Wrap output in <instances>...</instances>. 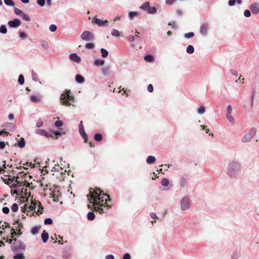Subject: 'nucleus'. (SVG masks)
<instances>
[{
	"label": "nucleus",
	"instance_id": "1",
	"mask_svg": "<svg viewBox=\"0 0 259 259\" xmlns=\"http://www.w3.org/2000/svg\"><path fill=\"white\" fill-rule=\"evenodd\" d=\"M88 200L92 205H88V208L96 211H98L100 214L106 212L111 207V200L110 196L99 188L94 189L91 188L89 194L87 195Z\"/></svg>",
	"mask_w": 259,
	"mask_h": 259
},
{
	"label": "nucleus",
	"instance_id": "2",
	"mask_svg": "<svg viewBox=\"0 0 259 259\" xmlns=\"http://www.w3.org/2000/svg\"><path fill=\"white\" fill-rule=\"evenodd\" d=\"M70 91L66 90L60 96V102L61 104L64 106H68L71 105L69 101L74 102V97L70 95Z\"/></svg>",
	"mask_w": 259,
	"mask_h": 259
},
{
	"label": "nucleus",
	"instance_id": "3",
	"mask_svg": "<svg viewBox=\"0 0 259 259\" xmlns=\"http://www.w3.org/2000/svg\"><path fill=\"white\" fill-rule=\"evenodd\" d=\"M32 205L29 206V208L31 210H34L35 211H37V214L38 213H42L44 209V207L41 205L40 202L38 201H36L35 200L32 201Z\"/></svg>",
	"mask_w": 259,
	"mask_h": 259
},
{
	"label": "nucleus",
	"instance_id": "4",
	"mask_svg": "<svg viewBox=\"0 0 259 259\" xmlns=\"http://www.w3.org/2000/svg\"><path fill=\"white\" fill-rule=\"evenodd\" d=\"M12 249L14 251L18 250H24L25 249V246L23 242L18 241L16 239H15L14 243L13 244Z\"/></svg>",
	"mask_w": 259,
	"mask_h": 259
},
{
	"label": "nucleus",
	"instance_id": "5",
	"mask_svg": "<svg viewBox=\"0 0 259 259\" xmlns=\"http://www.w3.org/2000/svg\"><path fill=\"white\" fill-rule=\"evenodd\" d=\"M256 129L251 128L246 134H245L242 138V141L243 142H248L256 134Z\"/></svg>",
	"mask_w": 259,
	"mask_h": 259
},
{
	"label": "nucleus",
	"instance_id": "6",
	"mask_svg": "<svg viewBox=\"0 0 259 259\" xmlns=\"http://www.w3.org/2000/svg\"><path fill=\"white\" fill-rule=\"evenodd\" d=\"M190 201L188 197H184L181 201V207L183 210L188 209L190 208Z\"/></svg>",
	"mask_w": 259,
	"mask_h": 259
},
{
	"label": "nucleus",
	"instance_id": "7",
	"mask_svg": "<svg viewBox=\"0 0 259 259\" xmlns=\"http://www.w3.org/2000/svg\"><path fill=\"white\" fill-rule=\"evenodd\" d=\"M80 37L82 39L86 41H91L94 39L93 34L89 31H84Z\"/></svg>",
	"mask_w": 259,
	"mask_h": 259
},
{
	"label": "nucleus",
	"instance_id": "8",
	"mask_svg": "<svg viewBox=\"0 0 259 259\" xmlns=\"http://www.w3.org/2000/svg\"><path fill=\"white\" fill-rule=\"evenodd\" d=\"M79 132L82 137L83 138L84 142L87 143L88 140V135L84 132L82 121H81L79 124Z\"/></svg>",
	"mask_w": 259,
	"mask_h": 259
},
{
	"label": "nucleus",
	"instance_id": "9",
	"mask_svg": "<svg viewBox=\"0 0 259 259\" xmlns=\"http://www.w3.org/2000/svg\"><path fill=\"white\" fill-rule=\"evenodd\" d=\"M8 24L10 27L17 28L21 25V21L18 19H15L9 21Z\"/></svg>",
	"mask_w": 259,
	"mask_h": 259
},
{
	"label": "nucleus",
	"instance_id": "10",
	"mask_svg": "<svg viewBox=\"0 0 259 259\" xmlns=\"http://www.w3.org/2000/svg\"><path fill=\"white\" fill-rule=\"evenodd\" d=\"M93 22L99 26H103L105 23L108 22V21L106 20H104L103 19H98L97 18V16H95L93 19Z\"/></svg>",
	"mask_w": 259,
	"mask_h": 259
},
{
	"label": "nucleus",
	"instance_id": "11",
	"mask_svg": "<svg viewBox=\"0 0 259 259\" xmlns=\"http://www.w3.org/2000/svg\"><path fill=\"white\" fill-rule=\"evenodd\" d=\"M251 12L254 14H257L259 13V4L253 3L249 7Z\"/></svg>",
	"mask_w": 259,
	"mask_h": 259
},
{
	"label": "nucleus",
	"instance_id": "12",
	"mask_svg": "<svg viewBox=\"0 0 259 259\" xmlns=\"http://www.w3.org/2000/svg\"><path fill=\"white\" fill-rule=\"evenodd\" d=\"M208 24L207 23L203 24L200 26V32L202 35H206L208 29Z\"/></svg>",
	"mask_w": 259,
	"mask_h": 259
},
{
	"label": "nucleus",
	"instance_id": "13",
	"mask_svg": "<svg viewBox=\"0 0 259 259\" xmlns=\"http://www.w3.org/2000/svg\"><path fill=\"white\" fill-rule=\"evenodd\" d=\"M14 225L15 226L16 229L18 231L19 235H21L22 234L21 230L23 228V225L19 222V220H17L15 222Z\"/></svg>",
	"mask_w": 259,
	"mask_h": 259
},
{
	"label": "nucleus",
	"instance_id": "14",
	"mask_svg": "<svg viewBox=\"0 0 259 259\" xmlns=\"http://www.w3.org/2000/svg\"><path fill=\"white\" fill-rule=\"evenodd\" d=\"M69 58L72 61H73L77 63H79L81 61L80 57L77 55L75 53H73L70 55Z\"/></svg>",
	"mask_w": 259,
	"mask_h": 259
},
{
	"label": "nucleus",
	"instance_id": "15",
	"mask_svg": "<svg viewBox=\"0 0 259 259\" xmlns=\"http://www.w3.org/2000/svg\"><path fill=\"white\" fill-rule=\"evenodd\" d=\"M7 228L10 229L12 228L8 223L5 222L2 226H0V235L4 234L5 232V229Z\"/></svg>",
	"mask_w": 259,
	"mask_h": 259
},
{
	"label": "nucleus",
	"instance_id": "16",
	"mask_svg": "<svg viewBox=\"0 0 259 259\" xmlns=\"http://www.w3.org/2000/svg\"><path fill=\"white\" fill-rule=\"evenodd\" d=\"M30 101L35 103H38L40 102L41 98L39 96L32 95L30 96Z\"/></svg>",
	"mask_w": 259,
	"mask_h": 259
},
{
	"label": "nucleus",
	"instance_id": "17",
	"mask_svg": "<svg viewBox=\"0 0 259 259\" xmlns=\"http://www.w3.org/2000/svg\"><path fill=\"white\" fill-rule=\"evenodd\" d=\"M41 238L44 243L47 242L49 239V234L46 231H44L41 234Z\"/></svg>",
	"mask_w": 259,
	"mask_h": 259
},
{
	"label": "nucleus",
	"instance_id": "18",
	"mask_svg": "<svg viewBox=\"0 0 259 259\" xmlns=\"http://www.w3.org/2000/svg\"><path fill=\"white\" fill-rule=\"evenodd\" d=\"M18 179H19V177L18 176L17 177H15V176H14L12 178V179L9 178L8 180L13 182L14 181V180H15V182L17 183L16 184H17V185H20V186H21L23 183V182L22 181H21L20 180H19Z\"/></svg>",
	"mask_w": 259,
	"mask_h": 259
},
{
	"label": "nucleus",
	"instance_id": "19",
	"mask_svg": "<svg viewBox=\"0 0 259 259\" xmlns=\"http://www.w3.org/2000/svg\"><path fill=\"white\" fill-rule=\"evenodd\" d=\"M76 81L79 83H83L84 81V78L80 74H77L75 76Z\"/></svg>",
	"mask_w": 259,
	"mask_h": 259
},
{
	"label": "nucleus",
	"instance_id": "20",
	"mask_svg": "<svg viewBox=\"0 0 259 259\" xmlns=\"http://www.w3.org/2000/svg\"><path fill=\"white\" fill-rule=\"evenodd\" d=\"M155 161L156 159L155 157L153 156H149L146 159V161L148 164H153Z\"/></svg>",
	"mask_w": 259,
	"mask_h": 259
},
{
	"label": "nucleus",
	"instance_id": "21",
	"mask_svg": "<svg viewBox=\"0 0 259 259\" xmlns=\"http://www.w3.org/2000/svg\"><path fill=\"white\" fill-rule=\"evenodd\" d=\"M144 60L149 62H152L154 61L153 57L151 55H147L144 57Z\"/></svg>",
	"mask_w": 259,
	"mask_h": 259
},
{
	"label": "nucleus",
	"instance_id": "22",
	"mask_svg": "<svg viewBox=\"0 0 259 259\" xmlns=\"http://www.w3.org/2000/svg\"><path fill=\"white\" fill-rule=\"evenodd\" d=\"M150 6V3L148 2L144 3L140 8V9L144 10V11H147V9H148L149 7Z\"/></svg>",
	"mask_w": 259,
	"mask_h": 259
},
{
	"label": "nucleus",
	"instance_id": "23",
	"mask_svg": "<svg viewBox=\"0 0 259 259\" xmlns=\"http://www.w3.org/2000/svg\"><path fill=\"white\" fill-rule=\"evenodd\" d=\"M35 133L38 135L47 136V132L42 129H37L35 131Z\"/></svg>",
	"mask_w": 259,
	"mask_h": 259
},
{
	"label": "nucleus",
	"instance_id": "24",
	"mask_svg": "<svg viewBox=\"0 0 259 259\" xmlns=\"http://www.w3.org/2000/svg\"><path fill=\"white\" fill-rule=\"evenodd\" d=\"M18 145L20 148H23L25 145V142L24 139L23 138H21L19 141H18Z\"/></svg>",
	"mask_w": 259,
	"mask_h": 259
},
{
	"label": "nucleus",
	"instance_id": "25",
	"mask_svg": "<svg viewBox=\"0 0 259 259\" xmlns=\"http://www.w3.org/2000/svg\"><path fill=\"white\" fill-rule=\"evenodd\" d=\"M105 63V61L102 59H97L94 62V64L96 66L103 65Z\"/></svg>",
	"mask_w": 259,
	"mask_h": 259
},
{
	"label": "nucleus",
	"instance_id": "26",
	"mask_svg": "<svg viewBox=\"0 0 259 259\" xmlns=\"http://www.w3.org/2000/svg\"><path fill=\"white\" fill-rule=\"evenodd\" d=\"M102 139L103 137L101 134H96L94 136V139L97 142L101 141L102 140Z\"/></svg>",
	"mask_w": 259,
	"mask_h": 259
},
{
	"label": "nucleus",
	"instance_id": "27",
	"mask_svg": "<svg viewBox=\"0 0 259 259\" xmlns=\"http://www.w3.org/2000/svg\"><path fill=\"white\" fill-rule=\"evenodd\" d=\"M147 11L149 14H154L156 12V9L154 7H151L150 6H149Z\"/></svg>",
	"mask_w": 259,
	"mask_h": 259
},
{
	"label": "nucleus",
	"instance_id": "28",
	"mask_svg": "<svg viewBox=\"0 0 259 259\" xmlns=\"http://www.w3.org/2000/svg\"><path fill=\"white\" fill-rule=\"evenodd\" d=\"M95 218V214L93 212H89L88 214V219L90 221H92Z\"/></svg>",
	"mask_w": 259,
	"mask_h": 259
},
{
	"label": "nucleus",
	"instance_id": "29",
	"mask_svg": "<svg viewBox=\"0 0 259 259\" xmlns=\"http://www.w3.org/2000/svg\"><path fill=\"white\" fill-rule=\"evenodd\" d=\"M186 51L188 54H192L194 51V47L192 45H189L187 48Z\"/></svg>",
	"mask_w": 259,
	"mask_h": 259
},
{
	"label": "nucleus",
	"instance_id": "30",
	"mask_svg": "<svg viewBox=\"0 0 259 259\" xmlns=\"http://www.w3.org/2000/svg\"><path fill=\"white\" fill-rule=\"evenodd\" d=\"M39 231V227H34L32 228L31 232L33 235L36 234Z\"/></svg>",
	"mask_w": 259,
	"mask_h": 259
},
{
	"label": "nucleus",
	"instance_id": "31",
	"mask_svg": "<svg viewBox=\"0 0 259 259\" xmlns=\"http://www.w3.org/2000/svg\"><path fill=\"white\" fill-rule=\"evenodd\" d=\"M100 52L102 54V57H103V58H106L107 57L108 55V51L104 49H101V50H100Z\"/></svg>",
	"mask_w": 259,
	"mask_h": 259
},
{
	"label": "nucleus",
	"instance_id": "32",
	"mask_svg": "<svg viewBox=\"0 0 259 259\" xmlns=\"http://www.w3.org/2000/svg\"><path fill=\"white\" fill-rule=\"evenodd\" d=\"M0 32L3 34H6L7 32V29L5 25H2L1 26Z\"/></svg>",
	"mask_w": 259,
	"mask_h": 259
},
{
	"label": "nucleus",
	"instance_id": "33",
	"mask_svg": "<svg viewBox=\"0 0 259 259\" xmlns=\"http://www.w3.org/2000/svg\"><path fill=\"white\" fill-rule=\"evenodd\" d=\"M161 183L163 186H167L169 185V181L166 178L162 179Z\"/></svg>",
	"mask_w": 259,
	"mask_h": 259
},
{
	"label": "nucleus",
	"instance_id": "34",
	"mask_svg": "<svg viewBox=\"0 0 259 259\" xmlns=\"http://www.w3.org/2000/svg\"><path fill=\"white\" fill-rule=\"evenodd\" d=\"M138 13L136 12H130L128 13V17L131 19H133L135 16H137Z\"/></svg>",
	"mask_w": 259,
	"mask_h": 259
},
{
	"label": "nucleus",
	"instance_id": "35",
	"mask_svg": "<svg viewBox=\"0 0 259 259\" xmlns=\"http://www.w3.org/2000/svg\"><path fill=\"white\" fill-rule=\"evenodd\" d=\"M18 82L21 85L24 84V77L23 75L20 74L19 76Z\"/></svg>",
	"mask_w": 259,
	"mask_h": 259
},
{
	"label": "nucleus",
	"instance_id": "36",
	"mask_svg": "<svg viewBox=\"0 0 259 259\" xmlns=\"http://www.w3.org/2000/svg\"><path fill=\"white\" fill-rule=\"evenodd\" d=\"M4 2L8 6H14L15 5V3L12 0H4Z\"/></svg>",
	"mask_w": 259,
	"mask_h": 259
},
{
	"label": "nucleus",
	"instance_id": "37",
	"mask_svg": "<svg viewBox=\"0 0 259 259\" xmlns=\"http://www.w3.org/2000/svg\"><path fill=\"white\" fill-rule=\"evenodd\" d=\"M111 34L114 36H119L120 35V32L116 29H113L111 31Z\"/></svg>",
	"mask_w": 259,
	"mask_h": 259
},
{
	"label": "nucleus",
	"instance_id": "38",
	"mask_svg": "<svg viewBox=\"0 0 259 259\" xmlns=\"http://www.w3.org/2000/svg\"><path fill=\"white\" fill-rule=\"evenodd\" d=\"M110 68L108 66L102 68V72L104 74L107 75L109 72Z\"/></svg>",
	"mask_w": 259,
	"mask_h": 259
},
{
	"label": "nucleus",
	"instance_id": "39",
	"mask_svg": "<svg viewBox=\"0 0 259 259\" xmlns=\"http://www.w3.org/2000/svg\"><path fill=\"white\" fill-rule=\"evenodd\" d=\"M14 259H24L25 257L22 253H18L14 255Z\"/></svg>",
	"mask_w": 259,
	"mask_h": 259
},
{
	"label": "nucleus",
	"instance_id": "40",
	"mask_svg": "<svg viewBox=\"0 0 259 259\" xmlns=\"http://www.w3.org/2000/svg\"><path fill=\"white\" fill-rule=\"evenodd\" d=\"M22 18L23 20L26 21H30V18L29 17V16L25 14V13H23L22 15Z\"/></svg>",
	"mask_w": 259,
	"mask_h": 259
},
{
	"label": "nucleus",
	"instance_id": "41",
	"mask_svg": "<svg viewBox=\"0 0 259 259\" xmlns=\"http://www.w3.org/2000/svg\"><path fill=\"white\" fill-rule=\"evenodd\" d=\"M44 223L45 225H51L53 223V220L51 218H47L45 220Z\"/></svg>",
	"mask_w": 259,
	"mask_h": 259
},
{
	"label": "nucleus",
	"instance_id": "42",
	"mask_svg": "<svg viewBox=\"0 0 259 259\" xmlns=\"http://www.w3.org/2000/svg\"><path fill=\"white\" fill-rule=\"evenodd\" d=\"M11 209L13 211L16 212L18 209V204L17 203H14L11 207Z\"/></svg>",
	"mask_w": 259,
	"mask_h": 259
},
{
	"label": "nucleus",
	"instance_id": "43",
	"mask_svg": "<svg viewBox=\"0 0 259 259\" xmlns=\"http://www.w3.org/2000/svg\"><path fill=\"white\" fill-rule=\"evenodd\" d=\"M95 47L93 43H87L85 44V48L88 49H92Z\"/></svg>",
	"mask_w": 259,
	"mask_h": 259
},
{
	"label": "nucleus",
	"instance_id": "44",
	"mask_svg": "<svg viewBox=\"0 0 259 259\" xmlns=\"http://www.w3.org/2000/svg\"><path fill=\"white\" fill-rule=\"evenodd\" d=\"M194 36V33L193 32H189V33H185V37L186 38H190L193 37Z\"/></svg>",
	"mask_w": 259,
	"mask_h": 259
},
{
	"label": "nucleus",
	"instance_id": "45",
	"mask_svg": "<svg viewBox=\"0 0 259 259\" xmlns=\"http://www.w3.org/2000/svg\"><path fill=\"white\" fill-rule=\"evenodd\" d=\"M49 29L52 32H55L57 30V26L54 24H52L50 26Z\"/></svg>",
	"mask_w": 259,
	"mask_h": 259
},
{
	"label": "nucleus",
	"instance_id": "46",
	"mask_svg": "<svg viewBox=\"0 0 259 259\" xmlns=\"http://www.w3.org/2000/svg\"><path fill=\"white\" fill-rule=\"evenodd\" d=\"M227 119L229 120V121L233 122L234 121V118L233 116L231 115V113H227L226 115Z\"/></svg>",
	"mask_w": 259,
	"mask_h": 259
},
{
	"label": "nucleus",
	"instance_id": "47",
	"mask_svg": "<svg viewBox=\"0 0 259 259\" xmlns=\"http://www.w3.org/2000/svg\"><path fill=\"white\" fill-rule=\"evenodd\" d=\"M205 111V108L203 106H200L198 109V112L200 114H203Z\"/></svg>",
	"mask_w": 259,
	"mask_h": 259
},
{
	"label": "nucleus",
	"instance_id": "48",
	"mask_svg": "<svg viewBox=\"0 0 259 259\" xmlns=\"http://www.w3.org/2000/svg\"><path fill=\"white\" fill-rule=\"evenodd\" d=\"M14 12L17 15H22L23 14L22 11L17 8H14Z\"/></svg>",
	"mask_w": 259,
	"mask_h": 259
},
{
	"label": "nucleus",
	"instance_id": "49",
	"mask_svg": "<svg viewBox=\"0 0 259 259\" xmlns=\"http://www.w3.org/2000/svg\"><path fill=\"white\" fill-rule=\"evenodd\" d=\"M11 238L13 239L14 236L16 235V232L15 231V229L13 228L11 229Z\"/></svg>",
	"mask_w": 259,
	"mask_h": 259
},
{
	"label": "nucleus",
	"instance_id": "50",
	"mask_svg": "<svg viewBox=\"0 0 259 259\" xmlns=\"http://www.w3.org/2000/svg\"><path fill=\"white\" fill-rule=\"evenodd\" d=\"M37 3L41 7H43L45 4V0H37Z\"/></svg>",
	"mask_w": 259,
	"mask_h": 259
},
{
	"label": "nucleus",
	"instance_id": "51",
	"mask_svg": "<svg viewBox=\"0 0 259 259\" xmlns=\"http://www.w3.org/2000/svg\"><path fill=\"white\" fill-rule=\"evenodd\" d=\"M55 124L57 127H60L63 125V122L61 120H57L55 122Z\"/></svg>",
	"mask_w": 259,
	"mask_h": 259
},
{
	"label": "nucleus",
	"instance_id": "52",
	"mask_svg": "<svg viewBox=\"0 0 259 259\" xmlns=\"http://www.w3.org/2000/svg\"><path fill=\"white\" fill-rule=\"evenodd\" d=\"M244 15L246 17H249L251 15V13L249 10H246L244 12Z\"/></svg>",
	"mask_w": 259,
	"mask_h": 259
},
{
	"label": "nucleus",
	"instance_id": "53",
	"mask_svg": "<svg viewBox=\"0 0 259 259\" xmlns=\"http://www.w3.org/2000/svg\"><path fill=\"white\" fill-rule=\"evenodd\" d=\"M147 90L149 92L151 93L153 91V87L152 84H149L147 87Z\"/></svg>",
	"mask_w": 259,
	"mask_h": 259
},
{
	"label": "nucleus",
	"instance_id": "54",
	"mask_svg": "<svg viewBox=\"0 0 259 259\" xmlns=\"http://www.w3.org/2000/svg\"><path fill=\"white\" fill-rule=\"evenodd\" d=\"M42 125H43V122L42 120H39L37 121V122H36V127H40Z\"/></svg>",
	"mask_w": 259,
	"mask_h": 259
},
{
	"label": "nucleus",
	"instance_id": "55",
	"mask_svg": "<svg viewBox=\"0 0 259 259\" xmlns=\"http://www.w3.org/2000/svg\"><path fill=\"white\" fill-rule=\"evenodd\" d=\"M3 212L5 214H8L9 212V208L8 207H4L2 209Z\"/></svg>",
	"mask_w": 259,
	"mask_h": 259
},
{
	"label": "nucleus",
	"instance_id": "56",
	"mask_svg": "<svg viewBox=\"0 0 259 259\" xmlns=\"http://www.w3.org/2000/svg\"><path fill=\"white\" fill-rule=\"evenodd\" d=\"M3 239L4 240H5L6 242L9 243V244H11L13 242V241L14 240V239H12V238H10V239H6L5 238H3Z\"/></svg>",
	"mask_w": 259,
	"mask_h": 259
},
{
	"label": "nucleus",
	"instance_id": "57",
	"mask_svg": "<svg viewBox=\"0 0 259 259\" xmlns=\"http://www.w3.org/2000/svg\"><path fill=\"white\" fill-rule=\"evenodd\" d=\"M176 0H165V3L169 5L173 4Z\"/></svg>",
	"mask_w": 259,
	"mask_h": 259
},
{
	"label": "nucleus",
	"instance_id": "58",
	"mask_svg": "<svg viewBox=\"0 0 259 259\" xmlns=\"http://www.w3.org/2000/svg\"><path fill=\"white\" fill-rule=\"evenodd\" d=\"M237 0H229V5L230 6H233L235 4V3L236 2Z\"/></svg>",
	"mask_w": 259,
	"mask_h": 259
},
{
	"label": "nucleus",
	"instance_id": "59",
	"mask_svg": "<svg viewBox=\"0 0 259 259\" xmlns=\"http://www.w3.org/2000/svg\"><path fill=\"white\" fill-rule=\"evenodd\" d=\"M6 144L3 141H0V149H4L5 148Z\"/></svg>",
	"mask_w": 259,
	"mask_h": 259
},
{
	"label": "nucleus",
	"instance_id": "60",
	"mask_svg": "<svg viewBox=\"0 0 259 259\" xmlns=\"http://www.w3.org/2000/svg\"><path fill=\"white\" fill-rule=\"evenodd\" d=\"M131 255L129 253H125V254H124L123 255V259H131Z\"/></svg>",
	"mask_w": 259,
	"mask_h": 259
},
{
	"label": "nucleus",
	"instance_id": "61",
	"mask_svg": "<svg viewBox=\"0 0 259 259\" xmlns=\"http://www.w3.org/2000/svg\"><path fill=\"white\" fill-rule=\"evenodd\" d=\"M32 76L33 80L36 81L37 80L36 77H37V75L33 71H32Z\"/></svg>",
	"mask_w": 259,
	"mask_h": 259
},
{
	"label": "nucleus",
	"instance_id": "62",
	"mask_svg": "<svg viewBox=\"0 0 259 259\" xmlns=\"http://www.w3.org/2000/svg\"><path fill=\"white\" fill-rule=\"evenodd\" d=\"M3 134H5L6 136H8L9 134V132L5 131L4 130L0 131V135H2Z\"/></svg>",
	"mask_w": 259,
	"mask_h": 259
},
{
	"label": "nucleus",
	"instance_id": "63",
	"mask_svg": "<svg viewBox=\"0 0 259 259\" xmlns=\"http://www.w3.org/2000/svg\"><path fill=\"white\" fill-rule=\"evenodd\" d=\"M150 216H151V218L153 219H155L157 218L156 214L154 212L151 213Z\"/></svg>",
	"mask_w": 259,
	"mask_h": 259
},
{
	"label": "nucleus",
	"instance_id": "64",
	"mask_svg": "<svg viewBox=\"0 0 259 259\" xmlns=\"http://www.w3.org/2000/svg\"><path fill=\"white\" fill-rule=\"evenodd\" d=\"M106 259H114V257L113 255L109 254L106 256Z\"/></svg>",
	"mask_w": 259,
	"mask_h": 259
}]
</instances>
